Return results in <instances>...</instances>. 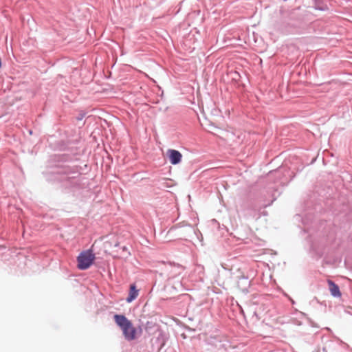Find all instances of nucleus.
Returning a JSON list of instances; mask_svg holds the SVG:
<instances>
[{
	"instance_id": "obj_1",
	"label": "nucleus",
	"mask_w": 352,
	"mask_h": 352,
	"mask_svg": "<svg viewBox=\"0 0 352 352\" xmlns=\"http://www.w3.org/2000/svg\"><path fill=\"white\" fill-rule=\"evenodd\" d=\"M52 174L61 175L57 177L63 182L64 186L69 188H82L83 178L81 177L80 169L78 166L56 165L50 171Z\"/></svg>"
},
{
	"instance_id": "obj_2",
	"label": "nucleus",
	"mask_w": 352,
	"mask_h": 352,
	"mask_svg": "<svg viewBox=\"0 0 352 352\" xmlns=\"http://www.w3.org/2000/svg\"><path fill=\"white\" fill-rule=\"evenodd\" d=\"M302 20L294 12L284 14L276 23L277 30L284 34H297L302 28Z\"/></svg>"
},
{
	"instance_id": "obj_3",
	"label": "nucleus",
	"mask_w": 352,
	"mask_h": 352,
	"mask_svg": "<svg viewBox=\"0 0 352 352\" xmlns=\"http://www.w3.org/2000/svg\"><path fill=\"white\" fill-rule=\"evenodd\" d=\"M95 255L91 250L83 251L77 257V267L80 270L88 269L93 263Z\"/></svg>"
},
{
	"instance_id": "obj_4",
	"label": "nucleus",
	"mask_w": 352,
	"mask_h": 352,
	"mask_svg": "<svg viewBox=\"0 0 352 352\" xmlns=\"http://www.w3.org/2000/svg\"><path fill=\"white\" fill-rule=\"evenodd\" d=\"M184 268L179 264L168 263L164 265V272L166 273L168 279L175 278L184 271Z\"/></svg>"
},
{
	"instance_id": "obj_5",
	"label": "nucleus",
	"mask_w": 352,
	"mask_h": 352,
	"mask_svg": "<svg viewBox=\"0 0 352 352\" xmlns=\"http://www.w3.org/2000/svg\"><path fill=\"white\" fill-rule=\"evenodd\" d=\"M167 155L170 164L173 165H177L179 164L182 161V155L177 150L168 149L167 151Z\"/></svg>"
},
{
	"instance_id": "obj_6",
	"label": "nucleus",
	"mask_w": 352,
	"mask_h": 352,
	"mask_svg": "<svg viewBox=\"0 0 352 352\" xmlns=\"http://www.w3.org/2000/svg\"><path fill=\"white\" fill-rule=\"evenodd\" d=\"M114 320L116 324L120 327L121 329L122 328H125L126 329V328L129 327V324L131 323V322L122 314L114 315Z\"/></svg>"
},
{
	"instance_id": "obj_7",
	"label": "nucleus",
	"mask_w": 352,
	"mask_h": 352,
	"mask_svg": "<svg viewBox=\"0 0 352 352\" xmlns=\"http://www.w3.org/2000/svg\"><path fill=\"white\" fill-rule=\"evenodd\" d=\"M123 335L126 340H133L135 338L136 329L133 327L132 322L129 324V327L122 329Z\"/></svg>"
},
{
	"instance_id": "obj_8",
	"label": "nucleus",
	"mask_w": 352,
	"mask_h": 352,
	"mask_svg": "<svg viewBox=\"0 0 352 352\" xmlns=\"http://www.w3.org/2000/svg\"><path fill=\"white\" fill-rule=\"evenodd\" d=\"M139 294V289L137 288L135 283L131 284L129 287V291L128 296L126 298V301L128 303L133 301Z\"/></svg>"
},
{
	"instance_id": "obj_9",
	"label": "nucleus",
	"mask_w": 352,
	"mask_h": 352,
	"mask_svg": "<svg viewBox=\"0 0 352 352\" xmlns=\"http://www.w3.org/2000/svg\"><path fill=\"white\" fill-rule=\"evenodd\" d=\"M250 286V280H249L248 277L243 276L239 278L238 280V287L243 293L248 292Z\"/></svg>"
},
{
	"instance_id": "obj_10",
	"label": "nucleus",
	"mask_w": 352,
	"mask_h": 352,
	"mask_svg": "<svg viewBox=\"0 0 352 352\" xmlns=\"http://www.w3.org/2000/svg\"><path fill=\"white\" fill-rule=\"evenodd\" d=\"M328 283L331 296L336 298L340 297L342 294L340 292L338 285L332 280H328Z\"/></svg>"
},
{
	"instance_id": "obj_11",
	"label": "nucleus",
	"mask_w": 352,
	"mask_h": 352,
	"mask_svg": "<svg viewBox=\"0 0 352 352\" xmlns=\"http://www.w3.org/2000/svg\"><path fill=\"white\" fill-rule=\"evenodd\" d=\"M315 8L318 10L324 11L328 9V7L327 5H324V4H322V5L316 4Z\"/></svg>"
},
{
	"instance_id": "obj_12",
	"label": "nucleus",
	"mask_w": 352,
	"mask_h": 352,
	"mask_svg": "<svg viewBox=\"0 0 352 352\" xmlns=\"http://www.w3.org/2000/svg\"><path fill=\"white\" fill-rule=\"evenodd\" d=\"M85 116V113H83V112H81L78 114V116H77L76 119L78 120H82Z\"/></svg>"
},
{
	"instance_id": "obj_13",
	"label": "nucleus",
	"mask_w": 352,
	"mask_h": 352,
	"mask_svg": "<svg viewBox=\"0 0 352 352\" xmlns=\"http://www.w3.org/2000/svg\"><path fill=\"white\" fill-rule=\"evenodd\" d=\"M122 251L124 252V256H127V255L130 254L129 252L128 251V248L126 246L122 247Z\"/></svg>"
},
{
	"instance_id": "obj_14",
	"label": "nucleus",
	"mask_w": 352,
	"mask_h": 352,
	"mask_svg": "<svg viewBox=\"0 0 352 352\" xmlns=\"http://www.w3.org/2000/svg\"><path fill=\"white\" fill-rule=\"evenodd\" d=\"M291 302H292V304L295 303V302L292 299H291Z\"/></svg>"
}]
</instances>
